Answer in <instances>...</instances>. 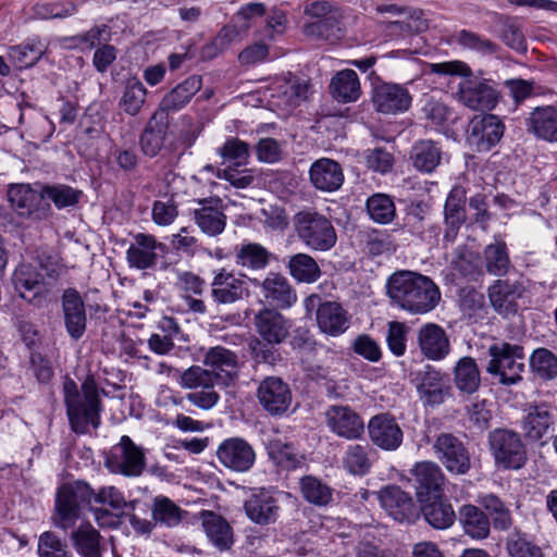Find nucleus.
Instances as JSON below:
<instances>
[{
    "label": "nucleus",
    "instance_id": "nucleus-28",
    "mask_svg": "<svg viewBox=\"0 0 557 557\" xmlns=\"http://www.w3.org/2000/svg\"><path fill=\"white\" fill-rule=\"evenodd\" d=\"M163 245L158 243L156 237L150 234L137 233L134 235V242L126 250V260L131 268L137 270L151 269L157 264V249Z\"/></svg>",
    "mask_w": 557,
    "mask_h": 557
},
{
    "label": "nucleus",
    "instance_id": "nucleus-6",
    "mask_svg": "<svg viewBox=\"0 0 557 557\" xmlns=\"http://www.w3.org/2000/svg\"><path fill=\"white\" fill-rule=\"evenodd\" d=\"M487 352L490 361L486 366V372L497 377L499 384L511 386L522 380V372L525 367L523 346L499 342L491 345Z\"/></svg>",
    "mask_w": 557,
    "mask_h": 557
},
{
    "label": "nucleus",
    "instance_id": "nucleus-55",
    "mask_svg": "<svg viewBox=\"0 0 557 557\" xmlns=\"http://www.w3.org/2000/svg\"><path fill=\"white\" fill-rule=\"evenodd\" d=\"M45 53V47L40 41L30 42L11 47L9 58L18 69H27L36 64Z\"/></svg>",
    "mask_w": 557,
    "mask_h": 557
},
{
    "label": "nucleus",
    "instance_id": "nucleus-12",
    "mask_svg": "<svg viewBox=\"0 0 557 557\" xmlns=\"http://www.w3.org/2000/svg\"><path fill=\"white\" fill-rule=\"evenodd\" d=\"M8 199L22 218L40 221L48 216L50 206L45 200L44 187L35 190L28 184L12 185L8 190Z\"/></svg>",
    "mask_w": 557,
    "mask_h": 557
},
{
    "label": "nucleus",
    "instance_id": "nucleus-49",
    "mask_svg": "<svg viewBox=\"0 0 557 557\" xmlns=\"http://www.w3.org/2000/svg\"><path fill=\"white\" fill-rule=\"evenodd\" d=\"M496 23L499 25L498 37L510 49L525 53L528 50L527 40L517 18L496 15Z\"/></svg>",
    "mask_w": 557,
    "mask_h": 557
},
{
    "label": "nucleus",
    "instance_id": "nucleus-1",
    "mask_svg": "<svg viewBox=\"0 0 557 557\" xmlns=\"http://www.w3.org/2000/svg\"><path fill=\"white\" fill-rule=\"evenodd\" d=\"M387 294L395 305L416 314L430 312L441 299V292L430 277L411 271L389 276Z\"/></svg>",
    "mask_w": 557,
    "mask_h": 557
},
{
    "label": "nucleus",
    "instance_id": "nucleus-29",
    "mask_svg": "<svg viewBox=\"0 0 557 557\" xmlns=\"http://www.w3.org/2000/svg\"><path fill=\"white\" fill-rule=\"evenodd\" d=\"M244 508L251 521L262 525L275 522L280 510L277 499L265 488L255 491Z\"/></svg>",
    "mask_w": 557,
    "mask_h": 557
},
{
    "label": "nucleus",
    "instance_id": "nucleus-34",
    "mask_svg": "<svg viewBox=\"0 0 557 557\" xmlns=\"http://www.w3.org/2000/svg\"><path fill=\"white\" fill-rule=\"evenodd\" d=\"M312 185L322 191H335L344 182L341 164L329 158L314 161L309 171Z\"/></svg>",
    "mask_w": 557,
    "mask_h": 557
},
{
    "label": "nucleus",
    "instance_id": "nucleus-27",
    "mask_svg": "<svg viewBox=\"0 0 557 557\" xmlns=\"http://www.w3.org/2000/svg\"><path fill=\"white\" fill-rule=\"evenodd\" d=\"M61 305L65 329L69 335L77 341L86 331L85 304L76 289L67 288L62 295Z\"/></svg>",
    "mask_w": 557,
    "mask_h": 557
},
{
    "label": "nucleus",
    "instance_id": "nucleus-15",
    "mask_svg": "<svg viewBox=\"0 0 557 557\" xmlns=\"http://www.w3.org/2000/svg\"><path fill=\"white\" fill-rule=\"evenodd\" d=\"M418 502H428L443 496L445 474L433 461L417 462L411 470Z\"/></svg>",
    "mask_w": 557,
    "mask_h": 557
},
{
    "label": "nucleus",
    "instance_id": "nucleus-17",
    "mask_svg": "<svg viewBox=\"0 0 557 557\" xmlns=\"http://www.w3.org/2000/svg\"><path fill=\"white\" fill-rule=\"evenodd\" d=\"M505 125L493 114L475 116L468 131V143L479 152L490 151L504 136Z\"/></svg>",
    "mask_w": 557,
    "mask_h": 557
},
{
    "label": "nucleus",
    "instance_id": "nucleus-11",
    "mask_svg": "<svg viewBox=\"0 0 557 557\" xmlns=\"http://www.w3.org/2000/svg\"><path fill=\"white\" fill-rule=\"evenodd\" d=\"M432 448L437 460L448 472L462 475L470 470L469 450L463 442L454 434L441 433L436 436Z\"/></svg>",
    "mask_w": 557,
    "mask_h": 557
},
{
    "label": "nucleus",
    "instance_id": "nucleus-50",
    "mask_svg": "<svg viewBox=\"0 0 557 557\" xmlns=\"http://www.w3.org/2000/svg\"><path fill=\"white\" fill-rule=\"evenodd\" d=\"M151 512L154 523H160L168 528L178 525L185 513L178 505L163 495L153 498Z\"/></svg>",
    "mask_w": 557,
    "mask_h": 557
},
{
    "label": "nucleus",
    "instance_id": "nucleus-3",
    "mask_svg": "<svg viewBox=\"0 0 557 557\" xmlns=\"http://www.w3.org/2000/svg\"><path fill=\"white\" fill-rule=\"evenodd\" d=\"M60 276V267L51 256L39 255L36 263L20 264L13 273V283L18 295L34 307L41 308Z\"/></svg>",
    "mask_w": 557,
    "mask_h": 557
},
{
    "label": "nucleus",
    "instance_id": "nucleus-61",
    "mask_svg": "<svg viewBox=\"0 0 557 557\" xmlns=\"http://www.w3.org/2000/svg\"><path fill=\"white\" fill-rule=\"evenodd\" d=\"M45 198L50 199L58 209L75 206L82 196V190L67 185L44 186Z\"/></svg>",
    "mask_w": 557,
    "mask_h": 557
},
{
    "label": "nucleus",
    "instance_id": "nucleus-31",
    "mask_svg": "<svg viewBox=\"0 0 557 557\" xmlns=\"http://www.w3.org/2000/svg\"><path fill=\"white\" fill-rule=\"evenodd\" d=\"M252 282L256 286H261L264 298L277 308H290L297 300L295 289L288 280L280 273L271 272L262 282L258 280Z\"/></svg>",
    "mask_w": 557,
    "mask_h": 557
},
{
    "label": "nucleus",
    "instance_id": "nucleus-57",
    "mask_svg": "<svg viewBox=\"0 0 557 557\" xmlns=\"http://www.w3.org/2000/svg\"><path fill=\"white\" fill-rule=\"evenodd\" d=\"M481 506L492 517L496 530H508L512 524L509 509L494 494L485 495L480 500Z\"/></svg>",
    "mask_w": 557,
    "mask_h": 557
},
{
    "label": "nucleus",
    "instance_id": "nucleus-2",
    "mask_svg": "<svg viewBox=\"0 0 557 557\" xmlns=\"http://www.w3.org/2000/svg\"><path fill=\"white\" fill-rule=\"evenodd\" d=\"M79 391L74 380L64 379L63 395L71 429L77 434H85L90 426L99 428L102 403L94 375H87Z\"/></svg>",
    "mask_w": 557,
    "mask_h": 557
},
{
    "label": "nucleus",
    "instance_id": "nucleus-37",
    "mask_svg": "<svg viewBox=\"0 0 557 557\" xmlns=\"http://www.w3.org/2000/svg\"><path fill=\"white\" fill-rule=\"evenodd\" d=\"M443 150L440 143L420 139L410 149L409 159L412 166L421 173H432L441 164Z\"/></svg>",
    "mask_w": 557,
    "mask_h": 557
},
{
    "label": "nucleus",
    "instance_id": "nucleus-44",
    "mask_svg": "<svg viewBox=\"0 0 557 557\" xmlns=\"http://www.w3.org/2000/svg\"><path fill=\"white\" fill-rule=\"evenodd\" d=\"M485 270L493 276L503 277L512 268L507 245L504 240H495L483 250Z\"/></svg>",
    "mask_w": 557,
    "mask_h": 557
},
{
    "label": "nucleus",
    "instance_id": "nucleus-14",
    "mask_svg": "<svg viewBox=\"0 0 557 557\" xmlns=\"http://www.w3.org/2000/svg\"><path fill=\"white\" fill-rule=\"evenodd\" d=\"M252 324L256 333L268 345L284 343L289 336L290 321L277 309L262 307L253 314Z\"/></svg>",
    "mask_w": 557,
    "mask_h": 557
},
{
    "label": "nucleus",
    "instance_id": "nucleus-43",
    "mask_svg": "<svg viewBox=\"0 0 557 557\" xmlns=\"http://www.w3.org/2000/svg\"><path fill=\"white\" fill-rule=\"evenodd\" d=\"M459 520L465 533L475 540L490 535L491 522L487 515L474 505H463L459 510Z\"/></svg>",
    "mask_w": 557,
    "mask_h": 557
},
{
    "label": "nucleus",
    "instance_id": "nucleus-62",
    "mask_svg": "<svg viewBox=\"0 0 557 557\" xmlns=\"http://www.w3.org/2000/svg\"><path fill=\"white\" fill-rule=\"evenodd\" d=\"M268 454L277 466L285 469H293L298 463L295 448L281 440H272L269 442Z\"/></svg>",
    "mask_w": 557,
    "mask_h": 557
},
{
    "label": "nucleus",
    "instance_id": "nucleus-52",
    "mask_svg": "<svg viewBox=\"0 0 557 557\" xmlns=\"http://www.w3.org/2000/svg\"><path fill=\"white\" fill-rule=\"evenodd\" d=\"M147 89L136 78L127 79L119 101L120 108L131 116L137 115L146 102Z\"/></svg>",
    "mask_w": 557,
    "mask_h": 557
},
{
    "label": "nucleus",
    "instance_id": "nucleus-8",
    "mask_svg": "<svg viewBox=\"0 0 557 557\" xmlns=\"http://www.w3.org/2000/svg\"><path fill=\"white\" fill-rule=\"evenodd\" d=\"M488 444L496 465L505 469H520L528 459L521 436L509 429H495L488 434Z\"/></svg>",
    "mask_w": 557,
    "mask_h": 557
},
{
    "label": "nucleus",
    "instance_id": "nucleus-58",
    "mask_svg": "<svg viewBox=\"0 0 557 557\" xmlns=\"http://www.w3.org/2000/svg\"><path fill=\"white\" fill-rule=\"evenodd\" d=\"M466 190L460 187H454L445 202L444 214L446 224H462L466 221Z\"/></svg>",
    "mask_w": 557,
    "mask_h": 557
},
{
    "label": "nucleus",
    "instance_id": "nucleus-7",
    "mask_svg": "<svg viewBox=\"0 0 557 557\" xmlns=\"http://www.w3.org/2000/svg\"><path fill=\"white\" fill-rule=\"evenodd\" d=\"M94 497V490L85 482L63 484L55 495L53 524L63 530H72L81 518L82 509L89 505Z\"/></svg>",
    "mask_w": 557,
    "mask_h": 557
},
{
    "label": "nucleus",
    "instance_id": "nucleus-4",
    "mask_svg": "<svg viewBox=\"0 0 557 557\" xmlns=\"http://www.w3.org/2000/svg\"><path fill=\"white\" fill-rule=\"evenodd\" d=\"M169 373L174 372L178 385L189 389L186 400L202 410L212 409L220 400L215 384L222 377L220 373L210 371L201 366H190L186 370L166 367Z\"/></svg>",
    "mask_w": 557,
    "mask_h": 557
},
{
    "label": "nucleus",
    "instance_id": "nucleus-39",
    "mask_svg": "<svg viewBox=\"0 0 557 557\" xmlns=\"http://www.w3.org/2000/svg\"><path fill=\"white\" fill-rule=\"evenodd\" d=\"M421 511L426 522L437 530L450 528L455 520L456 513L450 505L443 496L435 497L428 502H419Z\"/></svg>",
    "mask_w": 557,
    "mask_h": 557
},
{
    "label": "nucleus",
    "instance_id": "nucleus-56",
    "mask_svg": "<svg viewBox=\"0 0 557 557\" xmlns=\"http://www.w3.org/2000/svg\"><path fill=\"white\" fill-rule=\"evenodd\" d=\"M367 211L370 218L380 224L391 223L396 215V207L391 196L375 194L367 200Z\"/></svg>",
    "mask_w": 557,
    "mask_h": 557
},
{
    "label": "nucleus",
    "instance_id": "nucleus-48",
    "mask_svg": "<svg viewBox=\"0 0 557 557\" xmlns=\"http://www.w3.org/2000/svg\"><path fill=\"white\" fill-rule=\"evenodd\" d=\"M287 268L290 276L299 283L312 284L321 276L318 262L308 253L299 252L292 256Z\"/></svg>",
    "mask_w": 557,
    "mask_h": 557
},
{
    "label": "nucleus",
    "instance_id": "nucleus-23",
    "mask_svg": "<svg viewBox=\"0 0 557 557\" xmlns=\"http://www.w3.org/2000/svg\"><path fill=\"white\" fill-rule=\"evenodd\" d=\"M375 496L381 506L396 521L411 522L418 516L413 499L398 486H387L376 493Z\"/></svg>",
    "mask_w": 557,
    "mask_h": 557
},
{
    "label": "nucleus",
    "instance_id": "nucleus-16",
    "mask_svg": "<svg viewBox=\"0 0 557 557\" xmlns=\"http://www.w3.org/2000/svg\"><path fill=\"white\" fill-rule=\"evenodd\" d=\"M260 406L273 417L284 414L292 405V391L281 377L263 379L257 389Z\"/></svg>",
    "mask_w": 557,
    "mask_h": 557
},
{
    "label": "nucleus",
    "instance_id": "nucleus-42",
    "mask_svg": "<svg viewBox=\"0 0 557 557\" xmlns=\"http://www.w3.org/2000/svg\"><path fill=\"white\" fill-rule=\"evenodd\" d=\"M100 533L90 524L82 523L72 529L71 543L82 557H101Z\"/></svg>",
    "mask_w": 557,
    "mask_h": 557
},
{
    "label": "nucleus",
    "instance_id": "nucleus-10",
    "mask_svg": "<svg viewBox=\"0 0 557 557\" xmlns=\"http://www.w3.org/2000/svg\"><path fill=\"white\" fill-rule=\"evenodd\" d=\"M528 290L522 276L518 278H498L487 288L490 304L494 311L503 318H510L520 309L519 300Z\"/></svg>",
    "mask_w": 557,
    "mask_h": 557
},
{
    "label": "nucleus",
    "instance_id": "nucleus-21",
    "mask_svg": "<svg viewBox=\"0 0 557 557\" xmlns=\"http://www.w3.org/2000/svg\"><path fill=\"white\" fill-rule=\"evenodd\" d=\"M197 208L193 210L195 223L208 236L223 233L226 226L223 201L219 197L196 200Z\"/></svg>",
    "mask_w": 557,
    "mask_h": 557
},
{
    "label": "nucleus",
    "instance_id": "nucleus-51",
    "mask_svg": "<svg viewBox=\"0 0 557 557\" xmlns=\"http://www.w3.org/2000/svg\"><path fill=\"white\" fill-rule=\"evenodd\" d=\"M299 488L302 497L314 506L322 507L332 502L333 490L313 475L301 478Z\"/></svg>",
    "mask_w": 557,
    "mask_h": 557
},
{
    "label": "nucleus",
    "instance_id": "nucleus-54",
    "mask_svg": "<svg viewBox=\"0 0 557 557\" xmlns=\"http://www.w3.org/2000/svg\"><path fill=\"white\" fill-rule=\"evenodd\" d=\"M371 451L369 444L349 445L343 459L345 469L355 475L368 473L372 465L369 457Z\"/></svg>",
    "mask_w": 557,
    "mask_h": 557
},
{
    "label": "nucleus",
    "instance_id": "nucleus-46",
    "mask_svg": "<svg viewBox=\"0 0 557 557\" xmlns=\"http://www.w3.org/2000/svg\"><path fill=\"white\" fill-rule=\"evenodd\" d=\"M456 387L466 394H473L481 384L479 367L472 357L460 358L454 368Z\"/></svg>",
    "mask_w": 557,
    "mask_h": 557
},
{
    "label": "nucleus",
    "instance_id": "nucleus-30",
    "mask_svg": "<svg viewBox=\"0 0 557 557\" xmlns=\"http://www.w3.org/2000/svg\"><path fill=\"white\" fill-rule=\"evenodd\" d=\"M170 119L156 111L149 117L140 136L139 146L143 153L153 158L160 153L168 137Z\"/></svg>",
    "mask_w": 557,
    "mask_h": 557
},
{
    "label": "nucleus",
    "instance_id": "nucleus-47",
    "mask_svg": "<svg viewBox=\"0 0 557 557\" xmlns=\"http://www.w3.org/2000/svg\"><path fill=\"white\" fill-rule=\"evenodd\" d=\"M203 366L210 368V371L223 372L227 376L236 372L239 366L238 356L223 346H214L207 349L203 354Z\"/></svg>",
    "mask_w": 557,
    "mask_h": 557
},
{
    "label": "nucleus",
    "instance_id": "nucleus-63",
    "mask_svg": "<svg viewBox=\"0 0 557 557\" xmlns=\"http://www.w3.org/2000/svg\"><path fill=\"white\" fill-rule=\"evenodd\" d=\"M37 549L39 557H73L66 544L51 531L39 536Z\"/></svg>",
    "mask_w": 557,
    "mask_h": 557
},
{
    "label": "nucleus",
    "instance_id": "nucleus-26",
    "mask_svg": "<svg viewBox=\"0 0 557 557\" xmlns=\"http://www.w3.org/2000/svg\"><path fill=\"white\" fill-rule=\"evenodd\" d=\"M201 87L202 77L200 75L187 77L162 97L156 112L162 113L164 117H169L170 113L181 111L190 102L191 98Z\"/></svg>",
    "mask_w": 557,
    "mask_h": 557
},
{
    "label": "nucleus",
    "instance_id": "nucleus-20",
    "mask_svg": "<svg viewBox=\"0 0 557 557\" xmlns=\"http://www.w3.org/2000/svg\"><path fill=\"white\" fill-rule=\"evenodd\" d=\"M417 391L426 405L437 406L444 403L450 393L447 376L433 366L426 364L416 374Z\"/></svg>",
    "mask_w": 557,
    "mask_h": 557
},
{
    "label": "nucleus",
    "instance_id": "nucleus-53",
    "mask_svg": "<svg viewBox=\"0 0 557 557\" xmlns=\"http://www.w3.org/2000/svg\"><path fill=\"white\" fill-rule=\"evenodd\" d=\"M532 372L541 380L557 377V357L547 348H536L529 358Z\"/></svg>",
    "mask_w": 557,
    "mask_h": 557
},
{
    "label": "nucleus",
    "instance_id": "nucleus-13",
    "mask_svg": "<svg viewBox=\"0 0 557 557\" xmlns=\"http://www.w3.org/2000/svg\"><path fill=\"white\" fill-rule=\"evenodd\" d=\"M249 296V288L243 277L226 268L212 272L210 297L216 305L228 306Z\"/></svg>",
    "mask_w": 557,
    "mask_h": 557
},
{
    "label": "nucleus",
    "instance_id": "nucleus-64",
    "mask_svg": "<svg viewBox=\"0 0 557 557\" xmlns=\"http://www.w3.org/2000/svg\"><path fill=\"white\" fill-rule=\"evenodd\" d=\"M219 154L224 161L233 162L236 166L245 165L249 159V145L238 138H228L219 148Z\"/></svg>",
    "mask_w": 557,
    "mask_h": 557
},
{
    "label": "nucleus",
    "instance_id": "nucleus-32",
    "mask_svg": "<svg viewBox=\"0 0 557 557\" xmlns=\"http://www.w3.org/2000/svg\"><path fill=\"white\" fill-rule=\"evenodd\" d=\"M315 319L320 331L330 336H339L349 327L348 312L337 301L321 302Z\"/></svg>",
    "mask_w": 557,
    "mask_h": 557
},
{
    "label": "nucleus",
    "instance_id": "nucleus-41",
    "mask_svg": "<svg viewBox=\"0 0 557 557\" xmlns=\"http://www.w3.org/2000/svg\"><path fill=\"white\" fill-rule=\"evenodd\" d=\"M553 423L549 410L544 406L531 407L521 421L524 437L531 442L542 440Z\"/></svg>",
    "mask_w": 557,
    "mask_h": 557
},
{
    "label": "nucleus",
    "instance_id": "nucleus-59",
    "mask_svg": "<svg viewBox=\"0 0 557 557\" xmlns=\"http://www.w3.org/2000/svg\"><path fill=\"white\" fill-rule=\"evenodd\" d=\"M506 548L510 557H545L542 548L520 532L508 536Z\"/></svg>",
    "mask_w": 557,
    "mask_h": 557
},
{
    "label": "nucleus",
    "instance_id": "nucleus-36",
    "mask_svg": "<svg viewBox=\"0 0 557 557\" xmlns=\"http://www.w3.org/2000/svg\"><path fill=\"white\" fill-rule=\"evenodd\" d=\"M201 522L207 537L219 550H228L233 546V529L222 516L205 510L201 512Z\"/></svg>",
    "mask_w": 557,
    "mask_h": 557
},
{
    "label": "nucleus",
    "instance_id": "nucleus-9",
    "mask_svg": "<svg viewBox=\"0 0 557 557\" xmlns=\"http://www.w3.org/2000/svg\"><path fill=\"white\" fill-rule=\"evenodd\" d=\"M104 466L114 474L139 476L146 468V456L140 446H137L129 436L123 435L109 450Z\"/></svg>",
    "mask_w": 557,
    "mask_h": 557
},
{
    "label": "nucleus",
    "instance_id": "nucleus-35",
    "mask_svg": "<svg viewBox=\"0 0 557 557\" xmlns=\"http://www.w3.org/2000/svg\"><path fill=\"white\" fill-rule=\"evenodd\" d=\"M527 131L535 137L557 141V108L553 106L536 107L525 121Z\"/></svg>",
    "mask_w": 557,
    "mask_h": 557
},
{
    "label": "nucleus",
    "instance_id": "nucleus-24",
    "mask_svg": "<svg viewBox=\"0 0 557 557\" xmlns=\"http://www.w3.org/2000/svg\"><path fill=\"white\" fill-rule=\"evenodd\" d=\"M368 431L371 442L384 450H395L403 443V430L389 413L372 417Z\"/></svg>",
    "mask_w": 557,
    "mask_h": 557
},
{
    "label": "nucleus",
    "instance_id": "nucleus-22",
    "mask_svg": "<svg viewBox=\"0 0 557 557\" xmlns=\"http://www.w3.org/2000/svg\"><path fill=\"white\" fill-rule=\"evenodd\" d=\"M411 95L407 88L393 83H382L374 87L372 103L383 114H397L407 111L411 106Z\"/></svg>",
    "mask_w": 557,
    "mask_h": 557
},
{
    "label": "nucleus",
    "instance_id": "nucleus-18",
    "mask_svg": "<svg viewBox=\"0 0 557 557\" xmlns=\"http://www.w3.org/2000/svg\"><path fill=\"white\" fill-rule=\"evenodd\" d=\"M218 460L227 469L235 472H246L256 461L252 446L242 437L224 440L216 449Z\"/></svg>",
    "mask_w": 557,
    "mask_h": 557
},
{
    "label": "nucleus",
    "instance_id": "nucleus-45",
    "mask_svg": "<svg viewBox=\"0 0 557 557\" xmlns=\"http://www.w3.org/2000/svg\"><path fill=\"white\" fill-rule=\"evenodd\" d=\"M330 89L332 96L343 103L358 100L361 94L360 82L354 70L338 72L332 78Z\"/></svg>",
    "mask_w": 557,
    "mask_h": 557
},
{
    "label": "nucleus",
    "instance_id": "nucleus-5",
    "mask_svg": "<svg viewBox=\"0 0 557 557\" xmlns=\"http://www.w3.org/2000/svg\"><path fill=\"white\" fill-rule=\"evenodd\" d=\"M293 226L298 239L311 250L327 251L336 245L337 234L332 221L312 208L297 212Z\"/></svg>",
    "mask_w": 557,
    "mask_h": 557
},
{
    "label": "nucleus",
    "instance_id": "nucleus-38",
    "mask_svg": "<svg viewBox=\"0 0 557 557\" xmlns=\"http://www.w3.org/2000/svg\"><path fill=\"white\" fill-rule=\"evenodd\" d=\"M306 36L334 44L343 38L345 26L341 11L333 12L325 18H320L304 26Z\"/></svg>",
    "mask_w": 557,
    "mask_h": 557
},
{
    "label": "nucleus",
    "instance_id": "nucleus-33",
    "mask_svg": "<svg viewBox=\"0 0 557 557\" xmlns=\"http://www.w3.org/2000/svg\"><path fill=\"white\" fill-rule=\"evenodd\" d=\"M458 95L460 101L472 110L490 111L498 101V92L484 82L460 84Z\"/></svg>",
    "mask_w": 557,
    "mask_h": 557
},
{
    "label": "nucleus",
    "instance_id": "nucleus-40",
    "mask_svg": "<svg viewBox=\"0 0 557 557\" xmlns=\"http://www.w3.org/2000/svg\"><path fill=\"white\" fill-rule=\"evenodd\" d=\"M272 258V253L258 243H244L235 246L234 260L238 267L249 270L265 269Z\"/></svg>",
    "mask_w": 557,
    "mask_h": 557
},
{
    "label": "nucleus",
    "instance_id": "nucleus-25",
    "mask_svg": "<svg viewBox=\"0 0 557 557\" xmlns=\"http://www.w3.org/2000/svg\"><path fill=\"white\" fill-rule=\"evenodd\" d=\"M417 341L421 354L429 360H443L450 352V342L445 330L435 323L422 325L418 330Z\"/></svg>",
    "mask_w": 557,
    "mask_h": 557
},
{
    "label": "nucleus",
    "instance_id": "nucleus-19",
    "mask_svg": "<svg viewBox=\"0 0 557 557\" xmlns=\"http://www.w3.org/2000/svg\"><path fill=\"white\" fill-rule=\"evenodd\" d=\"M326 424L337 436L358 440L364 433V422L349 406L333 405L325 411Z\"/></svg>",
    "mask_w": 557,
    "mask_h": 557
},
{
    "label": "nucleus",
    "instance_id": "nucleus-60",
    "mask_svg": "<svg viewBox=\"0 0 557 557\" xmlns=\"http://www.w3.org/2000/svg\"><path fill=\"white\" fill-rule=\"evenodd\" d=\"M456 41L463 48L474 50L484 55L495 54L500 49L494 41L467 29L457 33Z\"/></svg>",
    "mask_w": 557,
    "mask_h": 557
}]
</instances>
